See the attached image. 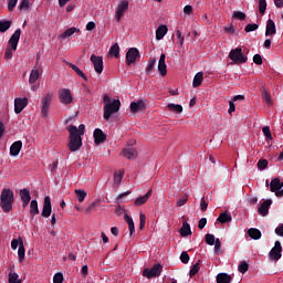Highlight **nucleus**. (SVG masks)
Segmentation results:
<instances>
[{
    "mask_svg": "<svg viewBox=\"0 0 283 283\" xmlns=\"http://www.w3.org/2000/svg\"><path fill=\"white\" fill-rule=\"evenodd\" d=\"M21 242H23L22 238L13 239L11 241V249H12V251H17V249H19V247H21Z\"/></svg>",
    "mask_w": 283,
    "mask_h": 283,
    "instance_id": "c03bdc74",
    "label": "nucleus"
},
{
    "mask_svg": "<svg viewBox=\"0 0 283 283\" xmlns=\"http://www.w3.org/2000/svg\"><path fill=\"white\" fill-rule=\"evenodd\" d=\"M9 28H12V21L10 20L0 21V32H8Z\"/></svg>",
    "mask_w": 283,
    "mask_h": 283,
    "instance_id": "58836bf2",
    "label": "nucleus"
},
{
    "mask_svg": "<svg viewBox=\"0 0 283 283\" xmlns=\"http://www.w3.org/2000/svg\"><path fill=\"white\" fill-rule=\"evenodd\" d=\"M220 249H222V243L220 242L219 239H216V242H214V253H216V255H220Z\"/></svg>",
    "mask_w": 283,
    "mask_h": 283,
    "instance_id": "bf43d9fd",
    "label": "nucleus"
},
{
    "mask_svg": "<svg viewBox=\"0 0 283 283\" xmlns=\"http://www.w3.org/2000/svg\"><path fill=\"white\" fill-rule=\"evenodd\" d=\"M17 3H19V0H8L9 12H12V10H14V8H17Z\"/></svg>",
    "mask_w": 283,
    "mask_h": 283,
    "instance_id": "052dcab7",
    "label": "nucleus"
},
{
    "mask_svg": "<svg viewBox=\"0 0 283 283\" xmlns=\"http://www.w3.org/2000/svg\"><path fill=\"white\" fill-rule=\"evenodd\" d=\"M261 96L264 103H266L268 105H271L273 103V101L271 99V93H269V90H266L265 87L261 88Z\"/></svg>",
    "mask_w": 283,
    "mask_h": 283,
    "instance_id": "2f4dec72",
    "label": "nucleus"
},
{
    "mask_svg": "<svg viewBox=\"0 0 283 283\" xmlns=\"http://www.w3.org/2000/svg\"><path fill=\"white\" fill-rule=\"evenodd\" d=\"M206 242L209 244V247H213L216 244V235L211 233L206 234Z\"/></svg>",
    "mask_w": 283,
    "mask_h": 283,
    "instance_id": "de8ad7c7",
    "label": "nucleus"
},
{
    "mask_svg": "<svg viewBox=\"0 0 283 283\" xmlns=\"http://www.w3.org/2000/svg\"><path fill=\"white\" fill-rule=\"evenodd\" d=\"M238 269L240 273H247V271H249V263L243 261L241 264H239Z\"/></svg>",
    "mask_w": 283,
    "mask_h": 283,
    "instance_id": "13d9d810",
    "label": "nucleus"
},
{
    "mask_svg": "<svg viewBox=\"0 0 283 283\" xmlns=\"http://www.w3.org/2000/svg\"><path fill=\"white\" fill-rule=\"evenodd\" d=\"M180 235L182 238H187V235H191V226L187 221L182 223V227L180 228Z\"/></svg>",
    "mask_w": 283,
    "mask_h": 283,
    "instance_id": "c756f323",
    "label": "nucleus"
},
{
    "mask_svg": "<svg viewBox=\"0 0 283 283\" xmlns=\"http://www.w3.org/2000/svg\"><path fill=\"white\" fill-rule=\"evenodd\" d=\"M282 258V243L280 241H275L274 247L271 249L269 253V259L272 262H277Z\"/></svg>",
    "mask_w": 283,
    "mask_h": 283,
    "instance_id": "6e6552de",
    "label": "nucleus"
},
{
    "mask_svg": "<svg viewBox=\"0 0 283 283\" xmlns=\"http://www.w3.org/2000/svg\"><path fill=\"white\" fill-rule=\"evenodd\" d=\"M54 101V92L48 91L41 99V115L43 118H48V114H50V105Z\"/></svg>",
    "mask_w": 283,
    "mask_h": 283,
    "instance_id": "39448f33",
    "label": "nucleus"
},
{
    "mask_svg": "<svg viewBox=\"0 0 283 283\" xmlns=\"http://www.w3.org/2000/svg\"><path fill=\"white\" fill-rule=\"evenodd\" d=\"M59 98L63 105H70L73 101L72 92L67 88H62L59 91Z\"/></svg>",
    "mask_w": 283,
    "mask_h": 283,
    "instance_id": "f8f14e48",
    "label": "nucleus"
},
{
    "mask_svg": "<svg viewBox=\"0 0 283 283\" xmlns=\"http://www.w3.org/2000/svg\"><path fill=\"white\" fill-rule=\"evenodd\" d=\"M233 220V217H231V212H222L218 219L217 222H220V224H227Z\"/></svg>",
    "mask_w": 283,
    "mask_h": 283,
    "instance_id": "393cba45",
    "label": "nucleus"
},
{
    "mask_svg": "<svg viewBox=\"0 0 283 283\" xmlns=\"http://www.w3.org/2000/svg\"><path fill=\"white\" fill-rule=\"evenodd\" d=\"M67 132L70 134L69 138V149L70 151H78L81 147H83V138L82 136L85 134L84 124H80L78 127L71 125L67 127Z\"/></svg>",
    "mask_w": 283,
    "mask_h": 283,
    "instance_id": "f257e3e1",
    "label": "nucleus"
},
{
    "mask_svg": "<svg viewBox=\"0 0 283 283\" xmlns=\"http://www.w3.org/2000/svg\"><path fill=\"white\" fill-rule=\"evenodd\" d=\"M253 63H255L256 65H262V55L255 54L253 56Z\"/></svg>",
    "mask_w": 283,
    "mask_h": 283,
    "instance_id": "0e129e2a",
    "label": "nucleus"
},
{
    "mask_svg": "<svg viewBox=\"0 0 283 283\" xmlns=\"http://www.w3.org/2000/svg\"><path fill=\"white\" fill-rule=\"evenodd\" d=\"M207 227V218H201L198 223V229L202 230Z\"/></svg>",
    "mask_w": 283,
    "mask_h": 283,
    "instance_id": "69168bd1",
    "label": "nucleus"
},
{
    "mask_svg": "<svg viewBox=\"0 0 283 283\" xmlns=\"http://www.w3.org/2000/svg\"><path fill=\"white\" fill-rule=\"evenodd\" d=\"M266 167H269V160L260 159L258 163V168L261 169V171H264Z\"/></svg>",
    "mask_w": 283,
    "mask_h": 283,
    "instance_id": "864d4df0",
    "label": "nucleus"
},
{
    "mask_svg": "<svg viewBox=\"0 0 283 283\" xmlns=\"http://www.w3.org/2000/svg\"><path fill=\"white\" fill-rule=\"evenodd\" d=\"M125 175V171L117 170L114 172V187H120V182H123V176Z\"/></svg>",
    "mask_w": 283,
    "mask_h": 283,
    "instance_id": "c85d7f7f",
    "label": "nucleus"
},
{
    "mask_svg": "<svg viewBox=\"0 0 283 283\" xmlns=\"http://www.w3.org/2000/svg\"><path fill=\"white\" fill-rule=\"evenodd\" d=\"M53 283H63V273H55L53 276Z\"/></svg>",
    "mask_w": 283,
    "mask_h": 283,
    "instance_id": "4d7b16f0",
    "label": "nucleus"
},
{
    "mask_svg": "<svg viewBox=\"0 0 283 283\" xmlns=\"http://www.w3.org/2000/svg\"><path fill=\"white\" fill-rule=\"evenodd\" d=\"M229 59L233 61L237 65L247 63L249 61V57L242 53V48L232 49L229 53Z\"/></svg>",
    "mask_w": 283,
    "mask_h": 283,
    "instance_id": "423d86ee",
    "label": "nucleus"
},
{
    "mask_svg": "<svg viewBox=\"0 0 283 283\" xmlns=\"http://www.w3.org/2000/svg\"><path fill=\"white\" fill-rule=\"evenodd\" d=\"M277 33V29L275 28V22L272 19L266 21L265 27V36H273Z\"/></svg>",
    "mask_w": 283,
    "mask_h": 283,
    "instance_id": "6ab92c4d",
    "label": "nucleus"
},
{
    "mask_svg": "<svg viewBox=\"0 0 283 283\" xmlns=\"http://www.w3.org/2000/svg\"><path fill=\"white\" fill-rule=\"evenodd\" d=\"M262 132L266 138V140H273V135H271V128L269 126H264Z\"/></svg>",
    "mask_w": 283,
    "mask_h": 283,
    "instance_id": "09e8293b",
    "label": "nucleus"
},
{
    "mask_svg": "<svg viewBox=\"0 0 283 283\" xmlns=\"http://www.w3.org/2000/svg\"><path fill=\"white\" fill-rule=\"evenodd\" d=\"M14 205V192L10 188H3L0 195V207L4 213L12 211Z\"/></svg>",
    "mask_w": 283,
    "mask_h": 283,
    "instance_id": "7ed1b4c3",
    "label": "nucleus"
},
{
    "mask_svg": "<svg viewBox=\"0 0 283 283\" xmlns=\"http://www.w3.org/2000/svg\"><path fill=\"white\" fill-rule=\"evenodd\" d=\"M122 156L128 160H135V158H138V151L136 148H124Z\"/></svg>",
    "mask_w": 283,
    "mask_h": 283,
    "instance_id": "aec40b11",
    "label": "nucleus"
},
{
    "mask_svg": "<svg viewBox=\"0 0 283 283\" xmlns=\"http://www.w3.org/2000/svg\"><path fill=\"white\" fill-rule=\"evenodd\" d=\"M20 198L22 200V207H28V205H30V200H32V197L30 196V190L25 188L20 190Z\"/></svg>",
    "mask_w": 283,
    "mask_h": 283,
    "instance_id": "4be33fe9",
    "label": "nucleus"
},
{
    "mask_svg": "<svg viewBox=\"0 0 283 283\" xmlns=\"http://www.w3.org/2000/svg\"><path fill=\"white\" fill-rule=\"evenodd\" d=\"M248 235L252 240H260V238H262V231L256 228H251L248 230Z\"/></svg>",
    "mask_w": 283,
    "mask_h": 283,
    "instance_id": "cd10ccee",
    "label": "nucleus"
},
{
    "mask_svg": "<svg viewBox=\"0 0 283 283\" xmlns=\"http://www.w3.org/2000/svg\"><path fill=\"white\" fill-rule=\"evenodd\" d=\"M166 59H167V55L163 53L158 61V72L160 76H167V64L165 63Z\"/></svg>",
    "mask_w": 283,
    "mask_h": 283,
    "instance_id": "412c9836",
    "label": "nucleus"
},
{
    "mask_svg": "<svg viewBox=\"0 0 283 283\" xmlns=\"http://www.w3.org/2000/svg\"><path fill=\"white\" fill-rule=\"evenodd\" d=\"M270 190L272 193H275L276 198L283 197V182L280 180V178H274L271 180Z\"/></svg>",
    "mask_w": 283,
    "mask_h": 283,
    "instance_id": "0eeeda50",
    "label": "nucleus"
},
{
    "mask_svg": "<svg viewBox=\"0 0 283 283\" xmlns=\"http://www.w3.org/2000/svg\"><path fill=\"white\" fill-rule=\"evenodd\" d=\"M76 32H81V29L72 27L70 29H66L62 34H60L57 39L60 41H65V39H70V36H73V34H76Z\"/></svg>",
    "mask_w": 283,
    "mask_h": 283,
    "instance_id": "a211bd4d",
    "label": "nucleus"
},
{
    "mask_svg": "<svg viewBox=\"0 0 283 283\" xmlns=\"http://www.w3.org/2000/svg\"><path fill=\"white\" fill-rule=\"evenodd\" d=\"M39 76H40L39 70L33 69V70L31 71V73H30V76H29V83H30V85H34V82H35V81H39Z\"/></svg>",
    "mask_w": 283,
    "mask_h": 283,
    "instance_id": "4c0bfd02",
    "label": "nucleus"
},
{
    "mask_svg": "<svg viewBox=\"0 0 283 283\" xmlns=\"http://www.w3.org/2000/svg\"><path fill=\"white\" fill-rule=\"evenodd\" d=\"M9 283H21V279H19V274H17V272L9 273Z\"/></svg>",
    "mask_w": 283,
    "mask_h": 283,
    "instance_id": "a18cd8bd",
    "label": "nucleus"
},
{
    "mask_svg": "<svg viewBox=\"0 0 283 283\" xmlns=\"http://www.w3.org/2000/svg\"><path fill=\"white\" fill-rule=\"evenodd\" d=\"M167 108L169 112H172V114H182V105L180 104L170 103L167 105Z\"/></svg>",
    "mask_w": 283,
    "mask_h": 283,
    "instance_id": "72a5a7b5",
    "label": "nucleus"
},
{
    "mask_svg": "<svg viewBox=\"0 0 283 283\" xmlns=\"http://www.w3.org/2000/svg\"><path fill=\"white\" fill-rule=\"evenodd\" d=\"M22 147H23V142L22 140L14 142L10 147L11 156H19V154H21V148Z\"/></svg>",
    "mask_w": 283,
    "mask_h": 283,
    "instance_id": "b1692460",
    "label": "nucleus"
},
{
    "mask_svg": "<svg viewBox=\"0 0 283 283\" xmlns=\"http://www.w3.org/2000/svg\"><path fill=\"white\" fill-rule=\"evenodd\" d=\"M233 277L228 273H219L217 275V283H231Z\"/></svg>",
    "mask_w": 283,
    "mask_h": 283,
    "instance_id": "bb28decb",
    "label": "nucleus"
},
{
    "mask_svg": "<svg viewBox=\"0 0 283 283\" xmlns=\"http://www.w3.org/2000/svg\"><path fill=\"white\" fill-rule=\"evenodd\" d=\"M258 28H260V25H258V23L247 24L245 32H255V30H258Z\"/></svg>",
    "mask_w": 283,
    "mask_h": 283,
    "instance_id": "680f3d73",
    "label": "nucleus"
},
{
    "mask_svg": "<svg viewBox=\"0 0 283 283\" xmlns=\"http://www.w3.org/2000/svg\"><path fill=\"white\" fill-rule=\"evenodd\" d=\"M28 107V97H15L14 98V112L21 114L24 108Z\"/></svg>",
    "mask_w": 283,
    "mask_h": 283,
    "instance_id": "ddd939ff",
    "label": "nucleus"
},
{
    "mask_svg": "<svg viewBox=\"0 0 283 283\" xmlns=\"http://www.w3.org/2000/svg\"><path fill=\"white\" fill-rule=\"evenodd\" d=\"M18 258L19 262H23V260H25V245H23V242H20V247L18 249Z\"/></svg>",
    "mask_w": 283,
    "mask_h": 283,
    "instance_id": "ea45409f",
    "label": "nucleus"
},
{
    "mask_svg": "<svg viewBox=\"0 0 283 283\" xmlns=\"http://www.w3.org/2000/svg\"><path fill=\"white\" fill-rule=\"evenodd\" d=\"M52 216V199H50V196H46L44 198L43 209H42V217L43 218H50Z\"/></svg>",
    "mask_w": 283,
    "mask_h": 283,
    "instance_id": "2eb2a0df",
    "label": "nucleus"
},
{
    "mask_svg": "<svg viewBox=\"0 0 283 283\" xmlns=\"http://www.w3.org/2000/svg\"><path fill=\"white\" fill-rule=\"evenodd\" d=\"M91 62L93 63L94 70L96 74H103V56H98L96 54L91 55Z\"/></svg>",
    "mask_w": 283,
    "mask_h": 283,
    "instance_id": "9b49d317",
    "label": "nucleus"
},
{
    "mask_svg": "<svg viewBox=\"0 0 283 283\" xmlns=\"http://www.w3.org/2000/svg\"><path fill=\"white\" fill-rule=\"evenodd\" d=\"M200 271V260H198L196 262V264H193L189 271V275L190 277H193V275H197V273Z\"/></svg>",
    "mask_w": 283,
    "mask_h": 283,
    "instance_id": "79ce46f5",
    "label": "nucleus"
},
{
    "mask_svg": "<svg viewBox=\"0 0 283 283\" xmlns=\"http://www.w3.org/2000/svg\"><path fill=\"white\" fill-rule=\"evenodd\" d=\"M189 253H187V251L181 252L180 261L182 262V264H189Z\"/></svg>",
    "mask_w": 283,
    "mask_h": 283,
    "instance_id": "603ef678",
    "label": "nucleus"
},
{
    "mask_svg": "<svg viewBox=\"0 0 283 283\" xmlns=\"http://www.w3.org/2000/svg\"><path fill=\"white\" fill-rule=\"evenodd\" d=\"M150 198H151V189L148 190L146 195L135 199L136 207H142V205H145L147 200H149Z\"/></svg>",
    "mask_w": 283,
    "mask_h": 283,
    "instance_id": "a878e982",
    "label": "nucleus"
},
{
    "mask_svg": "<svg viewBox=\"0 0 283 283\" xmlns=\"http://www.w3.org/2000/svg\"><path fill=\"white\" fill-rule=\"evenodd\" d=\"M155 66H156V59L149 60L146 66V74H151V70H154Z\"/></svg>",
    "mask_w": 283,
    "mask_h": 283,
    "instance_id": "49530a36",
    "label": "nucleus"
},
{
    "mask_svg": "<svg viewBox=\"0 0 283 283\" xmlns=\"http://www.w3.org/2000/svg\"><path fill=\"white\" fill-rule=\"evenodd\" d=\"M127 10H129V1L127 0H122L116 9L115 12V19L116 21H120V19H123L124 14L127 12Z\"/></svg>",
    "mask_w": 283,
    "mask_h": 283,
    "instance_id": "9d476101",
    "label": "nucleus"
},
{
    "mask_svg": "<svg viewBox=\"0 0 283 283\" xmlns=\"http://www.w3.org/2000/svg\"><path fill=\"white\" fill-rule=\"evenodd\" d=\"M160 273H163V265L155 264L151 269H145L143 271L144 277L151 280V277H159Z\"/></svg>",
    "mask_w": 283,
    "mask_h": 283,
    "instance_id": "1a4fd4ad",
    "label": "nucleus"
},
{
    "mask_svg": "<svg viewBox=\"0 0 283 283\" xmlns=\"http://www.w3.org/2000/svg\"><path fill=\"white\" fill-rule=\"evenodd\" d=\"M111 56H115V59H118L120 56V46H118V43H115L109 49Z\"/></svg>",
    "mask_w": 283,
    "mask_h": 283,
    "instance_id": "e433bc0d",
    "label": "nucleus"
},
{
    "mask_svg": "<svg viewBox=\"0 0 283 283\" xmlns=\"http://www.w3.org/2000/svg\"><path fill=\"white\" fill-rule=\"evenodd\" d=\"M276 235H281L283 238V224L275 228Z\"/></svg>",
    "mask_w": 283,
    "mask_h": 283,
    "instance_id": "774afa93",
    "label": "nucleus"
},
{
    "mask_svg": "<svg viewBox=\"0 0 283 283\" xmlns=\"http://www.w3.org/2000/svg\"><path fill=\"white\" fill-rule=\"evenodd\" d=\"M30 8V0H22L19 4V10H28Z\"/></svg>",
    "mask_w": 283,
    "mask_h": 283,
    "instance_id": "e2e57ef3",
    "label": "nucleus"
},
{
    "mask_svg": "<svg viewBox=\"0 0 283 283\" xmlns=\"http://www.w3.org/2000/svg\"><path fill=\"white\" fill-rule=\"evenodd\" d=\"M259 12L260 14L266 12V0H259Z\"/></svg>",
    "mask_w": 283,
    "mask_h": 283,
    "instance_id": "8fccbe9b",
    "label": "nucleus"
},
{
    "mask_svg": "<svg viewBox=\"0 0 283 283\" xmlns=\"http://www.w3.org/2000/svg\"><path fill=\"white\" fill-rule=\"evenodd\" d=\"M273 205V200L266 199L262 202V205L259 207V216H262L263 218L265 216H269V209H271V206Z\"/></svg>",
    "mask_w": 283,
    "mask_h": 283,
    "instance_id": "dca6fc26",
    "label": "nucleus"
},
{
    "mask_svg": "<svg viewBox=\"0 0 283 283\" xmlns=\"http://www.w3.org/2000/svg\"><path fill=\"white\" fill-rule=\"evenodd\" d=\"M208 207H209V203L205 200V197L201 198V203H200L201 211H206Z\"/></svg>",
    "mask_w": 283,
    "mask_h": 283,
    "instance_id": "338daca9",
    "label": "nucleus"
},
{
    "mask_svg": "<svg viewBox=\"0 0 283 283\" xmlns=\"http://www.w3.org/2000/svg\"><path fill=\"white\" fill-rule=\"evenodd\" d=\"M232 19H238L239 21H244V19H247V13H244L242 11H234L232 13Z\"/></svg>",
    "mask_w": 283,
    "mask_h": 283,
    "instance_id": "37998d69",
    "label": "nucleus"
},
{
    "mask_svg": "<svg viewBox=\"0 0 283 283\" xmlns=\"http://www.w3.org/2000/svg\"><path fill=\"white\" fill-rule=\"evenodd\" d=\"M189 198L187 196L181 197L177 202L176 207H185L187 205Z\"/></svg>",
    "mask_w": 283,
    "mask_h": 283,
    "instance_id": "6e6d98bb",
    "label": "nucleus"
},
{
    "mask_svg": "<svg viewBox=\"0 0 283 283\" xmlns=\"http://www.w3.org/2000/svg\"><path fill=\"white\" fill-rule=\"evenodd\" d=\"M140 56V52L136 48H132L126 53V63L127 65H132V63H136V59Z\"/></svg>",
    "mask_w": 283,
    "mask_h": 283,
    "instance_id": "4468645a",
    "label": "nucleus"
},
{
    "mask_svg": "<svg viewBox=\"0 0 283 283\" xmlns=\"http://www.w3.org/2000/svg\"><path fill=\"white\" fill-rule=\"evenodd\" d=\"M69 67H71V70H73V72L76 73L80 78H83V81H87V76L85 75V73H83V71H81V69H78V66H76V64L69 63Z\"/></svg>",
    "mask_w": 283,
    "mask_h": 283,
    "instance_id": "473e14b6",
    "label": "nucleus"
},
{
    "mask_svg": "<svg viewBox=\"0 0 283 283\" xmlns=\"http://www.w3.org/2000/svg\"><path fill=\"white\" fill-rule=\"evenodd\" d=\"M104 101V114L103 118L104 120H109L112 118V114H116L120 111V99H113L109 97V95L105 94L103 96Z\"/></svg>",
    "mask_w": 283,
    "mask_h": 283,
    "instance_id": "f03ea898",
    "label": "nucleus"
},
{
    "mask_svg": "<svg viewBox=\"0 0 283 283\" xmlns=\"http://www.w3.org/2000/svg\"><path fill=\"white\" fill-rule=\"evenodd\" d=\"M75 195H76L78 202H83V200H85V198H87V192L82 189H76Z\"/></svg>",
    "mask_w": 283,
    "mask_h": 283,
    "instance_id": "a19ab883",
    "label": "nucleus"
},
{
    "mask_svg": "<svg viewBox=\"0 0 283 283\" xmlns=\"http://www.w3.org/2000/svg\"><path fill=\"white\" fill-rule=\"evenodd\" d=\"M147 222V218L145 217V213H139V229L143 231L145 229V223Z\"/></svg>",
    "mask_w": 283,
    "mask_h": 283,
    "instance_id": "3c124183",
    "label": "nucleus"
},
{
    "mask_svg": "<svg viewBox=\"0 0 283 283\" xmlns=\"http://www.w3.org/2000/svg\"><path fill=\"white\" fill-rule=\"evenodd\" d=\"M97 205H98V202H96V201L92 202V203L85 209V213L90 214V213L96 211Z\"/></svg>",
    "mask_w": 283,
    "mask_h": 283,
    "instance_id": "5fc2aeb1",
    "label": "nucleus"
},
{
    "mask_svg": "<svg viewBox=\"0 0 283 283\" xmlns=\"http://www.w3.org/2000/svg\"><path fill=\"white\" fill-rule=\"evenodd\" d=\"M167 32H169V29L167 25L161 24L156 29V41H163L165 36L167 35Z\"/></svg>",
    "mask_w": 283,
    "mask_h": 283,
    "instance_id": "5701e85b",
    "label": "nucleus"
},
{
    "mask_svg": "<svg viewBox=\"0 0 283 283\" xmlns=\"http://www.w3.org/2000/svg\"><path fill=\"white\" fill-rule=\"evenodd\" d=\"M20 39H21V29H17L14 33L11 35V38L9 39L8 45L6 48L4 59H7V61L12 59L13 52H17V48L19 46Z\"/></svg>",
    "mask_w": 283,
    "mask_h": 283,
    "instance_id": "20e7f679",
    "label": "nucleus"
},
{
    "mask_svg": "<svg viewBox=\"0 0 283 283\" xmlns=\"http://www.w3.org/2000/svg\"><path fill=\"white\" fill-rule=\"evenodd\" d=\"M140 109H145V103H143V102L130 103V112L136 114V112H140Z\"/></svg>",
    "mask_w": 283,
    "mask_h": 283,
    "instance_id": "f704fd0d",
    "label": "nucleus"
},
{
    "mask_svg": "<svg viewBox=\"0 0 283 283\" xmlns=\"http://www.w3.org/2000/svg\"><path fill=\"white\" fill-rule=\"evenodd\" d=\"M93 138L95 140V145H101V143H105V140H107V135H105L101 128H96L93 133Z\"/></svg>",
    "mask_w": 283,
    "mask_h": 283,
    "instance_id": "f3484780",
    "label": "nucleus"
},
{
    "mask_svg": "<svg viewBox=\"0 0 283 283\" xmlns=\"http://www.w3.org/2000/svg\"><path fill=\"white\" fill-rule=\"evenodd\" d=\"M30 213L31 218H34V216H39V202L35 199L30 202Z\"/></svg>",
    "mask_w": 283,
    "mask_h": 283,
    "instance_id": "7c9ffc66",
    "label": "nucleus"
},
{
    "mask_svg": "<svg viewBox=\"0 0 283 283\" xmlns=\"http://www.w3.org/2000/svg\"><path fill=\"white\" fill-rule=\"evenodd\" d=\"M202 81H203V73L202 72L197 73L193 77L192 87H200V85H202Z\"/></svg>",
    "mask_w": 283,
    "mask_h": 283,
    "instance_id": "c9c22d12",
    "label": "nucleus"
}]
</instances>
